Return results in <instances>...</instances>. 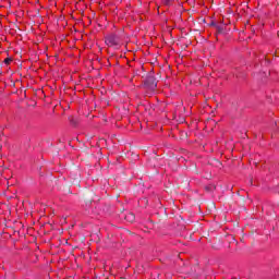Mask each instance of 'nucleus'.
<instances>
[{"label": "nucleus", "mask_w": 279, "mask_h": 279, "mask_svg": "<svg viewBox=\"0 0 279 279\" xmlns=\"http://www.w3.org/2000/svg\"><path fill=\"white\" fill-rule=\"evenodd\" d=\"M4 64H7V66L12 64V58L4 59Z\"/></svg>", "instance_id": "7ed1b4c3"}, {"label": "nucleus", "mask_w": 279, "mask_h": 279, "mask_svg": "<svg viewBox=\"0 0 279 279\" xmlns=\"http://www.w3.org/2000/svg\"><path fill=\"white\" fill-rule=\"evenodd\" d=\"M147 84H150V90H156V83H155V81H154V78H149L148 81H147Z\"/></svg>", "instance_id": "f03ea898"}, {"label": "nucleus", "mask_w": 279, "mask_h": 279, "mask_svg": "<svg viewBox=\"0 0 279 279\" xmlns=\"http://www.w3.org/2000/svg\"><path fill=\"white\" fill-rule=\"evenodd\" d=\"M107 47H119L121 45V37L114 33H111L105 37Z\"/></svg>", "instance_id": "f257e3e1"}, {"label": "nucleus", "mask_w": 279, "mask_h": 279, "mask_svg": "<svg viewBox=\"0 0 279 279\" xmlns=\"http://www.w3.org/2000/svg\"><path fill=\"white\" fill-rule=\"evenodd\" d=\"M129 219H131V221H134V214H130Z\"/></svg>", "instance_id": "20e7f679"}]
</instances>
